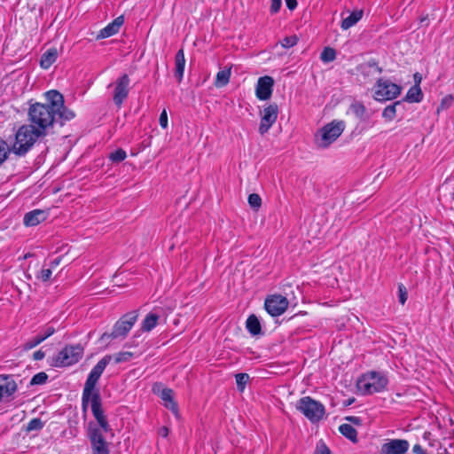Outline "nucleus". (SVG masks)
<instances>
[{"label":"nucleus","instance_id":"obj_1","mask_svg":"<svg viewBox=\"0 0 454 454\" xmlns=\"http://www.w3.org/2000/svg\"><path fill=\"white\" fill-rule=\"evenodd\" d=\"M45 103H32L27 111L29 125L35 129L43 137L49 134L54 124L74 118V111L65 106L64 97L58 90H52L44 93Z\"/></svg>","mask_w":454,"mask_h":454},{"label":"nucleus","instance_id":"obj_2","mask_svg":"<svg viewBox=\"0 0 454 454\" xmlns=\"http://www.w3.org/2000/svg\"><path fill=\"white\" fill-rule=\"evenodd\" d=\"M111 361L112 356L106 355L91 369L85 381L82 396V408L85 410L89 402H90L92 414L100 428L106 433L111 431V427L104 414L99 390L96 388V386Z\"/></svg>","mask_w":454,"mask_h":454},{"label":"nucleus","instance_id":"obj_3","mask_svg":"<svg viewBox=\"0 0 454 454\" xmlns=\"http://www.w3.org/2000/svg\"><path fill=\"white\" fill-rule=\"evenodd\" d=\"M43 137L29 124H23L16 130L11 142V151L17 157H24L34 147L39 137Z\"/></svg>","mask_w":454,"mask_h":454},{"label":"nucleus","instance_id":"obj_4","mask_svg":"<svg viewBox=\"0 0 454 454\" xmlns=\"http://www.w3.org/2000/svg\"><path fill=\"white\" fill-rule=\"evenodd\" d=\"M387 383V378L383 373L370 372L358 379L356 387L362 395H372L385 390Z\"/></svg>","mask_w":454,"mask_h":454},{"label":"nucleus","instance_id":"obj_5","mask_svg":"<svg viewBox=\"0 0 454 454\" xmlns=\"http://www.w3.org/2000/svg\"><path fill=\"white\" fill-rule=\"evenodd\" d=\"M295 407L312 423L321 420L325 413V406L310 396L299 399Z\"/></svg>","mask_w":454,"mask_h":454},{"label":"nucleus","instance_id":"obj_6","mask_svg":"<svg viewBox=\"0 0 454 454\" xmlns=\"http://www.w3.org/2000/svg\"><path fill=\"white\" fill-rule=\"evenodd\" d=\"M343 121H333L321 128L316 135V144L320 148H327L344 130Z\"/></svg>","mask_w":454,"mask_h":454},{"label":"nucleus","instance_id":"obj_7","mask_svg":"<svg viewBox=\"0 0 454 454\" xmlns=\"http://www.w3.org/2000/svg\"><path fill=\"white\" fill-rule=\"evenodd\" d=\"M137 317L138 313L136 310L125 314L114 324L111 333L102 334L101 340L124 339L137 322Z\"/></svg>","mask_w":454,"mask_h":454},{"label":"nucleus","instance_id":"obj_8","mask_svg":"<svg viewBox=\"0 0 454 454\" xmlns=\"http://www.w3.org/2000/svg\"><path fill=\"white\" fill-rule=\"evenodd\" d=\"M83 355V348L80 345L66 346L53 359L56 367L70 366L76 364Z\"/></svg>","mask_w":454,"mask_h":454},{"label":"nucleus","instance_id":"obj_9","mask_svg":"<svg viewBox=\"0 0 454 454\" xmlns=\"http://www.w3.org/2000/svg\"><path fill=\"white\" fill-rule=\"evenodd\" d=\"M401 93V87L389 80L379 79L374 89V98L387 101L395 98Z\"/></svg>","mask_w":454,"mask_h":454},{"label":"nucleus","instance_id":"obj_10","mask_svg":"<svg viewBox=\"0 0 454 454\" xmlns=\"http://www.w3.org/2000/svg\"><path fill=\"white\" fill-rule=\"evenodd\" d=\"M130 79L127 74L121 75L113 84V101L118 107H121L129 93Z\"/></svg>","mask_w":454,"mask_h":454},{"label":"nucleus","instance_id":"obj_11","mask_svg":"<svg viewBox=\"0 0 454 454\" xmlns=\"http://www.w3.org/2000/svg\"><path fill=\"white\" fill-rule=\"evenodd\" d=\"M102 429L91 423L88 428V437L90 439L93 454H109L107 442H106Z\"/></svg>","mask_w":454,"mask_h":454},{"label":"nucleus","instance_id":"obj_12","mask_svg":"<svg viewBox=\"0 0 454 454\" xmlns=\"http://www.w3.org/2000/svg\"><path fill=\"white\" fill-rule=\"evenodd\" d=\"M278 114V106L273 103L264 107L261 111V121L259 126V133L264 135L269 131L272 125L276 122Z\"/></svg>","mask_w":454,"mask_h":454},{"label":"nucleus","instance_id":"obj_13","mask_svg":"<svg viewBox=\"0 0 454 454\" xmlns=\"http://www.w3.org/2000/svg\"><path fill=\"white\" fill-rule=\"evenodd\" d=\"M288 300L280 294L269 296L264 302L267 312L272 317L282 315L288 308Z\"/></svg>","mask_w":454,"mask_h":454},{"label":"nucleus","instance_id":"obj_14","mask_svg":"<svg viewBox=\"0 0 454 454\" xmlns=\"http://www.w3.org/2000/svg\"><path fill=\"white\" fill-rule=\"evenodd\" d=\"M410 443L404 439H390L381 445L379 454H405Z\"/></svg>","mask_w":454,"mask_h":454},{"label":"nucleus","instance_id":"obj_15","mask_svg":"<svg viewBox=\"0 0 454 454\" xmlns=\"http://www.w3.org/2000/svg\"><path fill=\"white\" fill-rule=\"evenodd\" d=\"M274 80L271 76H262L257 81L255 95L260 100H267L271 97Z\"/></svg>","mask_w":454,"mask_h":454},{"label":"nucleus","instance_id":"obj_16","mask_svg":"<svg viewBox=\"0 0 454 454\" xmlns=\"http://www.w3.org/2000/svg\"><path fill=\"white\" fill-rule=\"evenodd\" d=\"M18 389L13 375L0 374V402L11 397Z\"/></svg>","mask_w":454,"mask_h":454},{"label":"nucleus","instance_id":"obj_17","mask_svg":"<svg viewBox=\"0 0 454 454\" xmlns=\"http://www.w3.org/2000/svg\"><path fill=\"white\" fill-rule=\"evenodd\" d=\"M124 23V17L119 16L99 31L98 38H107L117 34Z\"/></svg>","mask_w":454,"mask_h":454},{"label":"nucleus","instance_id":"obj_18","mask_svg":"<svg viewBox=\"0 0 454 454\" xmlns=\"http://www.w3.org/2000/svg\"><path fill=\"white\" fill-rule=\"evenodd\" d=\"M48 216V213L44 210L35 209L24 215L23 223L26 226H35L43 222Z\"/></svg>","mask_w":454,"mask_h":454},{"label":"nucleus","instance_id":"obj_19","mask_svg":"<svg viewBox=\"0 0 454 454\" xmlns=\"http://www.w3.org/2000/svg\"><path fill=\"white\" fill-rule=\"evenodd\" d=\"M184 67H185L184 52L183 49H180L176 52V57H175V77L176 78L178 82H180L183 80Z\"/></svg>","mask_w":454,"mask_h":454},{"label":"nucleus","instance_id":"obj_20","mask_svg":"<svg viewBox=\"0 0 454 454\" xmlns=\"http://www.w3.org/2000/svg\"><path fill=\"white\" fill-rule=\"evenodd\" d=\"M364 76H374L382 73V68L379 67L374 59H371L359 67Z\"/></svg>","mask_w":454,"mask_h":454},{"label":"nucleus","instance_id":"obj_21","mask_svg":"<svg viewBox=\"0 0 454 454\" xmlns=\"http://www.w3.org/2000/svg\"><path fill=\"white\" fill-rule=\"evenodd\" d=\"M363 10H356L350 12L348 17L342 19L340 27L343 30H348L355 26L363 18Z\"/></svg>","mask_w":454,"mask_h":454},{"label":"nucleus","instance_id":"obj_22","mask_svg":"<svg viewBox=\"0 0 454 454\" xmlns=\"http://www.w3.org/2000/svg\"><path fill=\"white\" fill-rule=\"evenodd\" d=\"M58 58V51L55 48L49 49L45 51L40 60V66L43 69H48Z\"/></svg>","mask_w":454,"mask_h":454},{"label":"nucleus","instance_id":"obj_23","mask_svg":"<svg viewBox=\"0 0 454 454\" xmlns=\"http://www.w3.org/2000/svg\"><path fill=\"white\" fill-rule=\"evenodd\" d=\"M159 318L160 316L156 313L150 312L147 314L141 324V331L151 332L157 325Z\"/></svg>","mask_w":454,"mask_h":454},{"label":"nucleus","instance_id":"obj_24","mask_svg":"<svg viewBox=\"0 0 454 454\" xmlns=\"http://www.w3.org/2000/svg\"><path fill=\"white\" fill-rule=\"evenodd\" d=\"M247 329L252 335L261 333V324L255 315H250L246 322Z\"/></svg>","mask_w":454,"mask_h":454},{"label":"nucleus","instance_id":"obj_25","mask_svg":"<svg viewBox=\"0 0 454 454\" xmlns=\"http://www.w3.org/2000/svg\"><path fill=\"white\" fill-rule=\"evenodd\" d=\"M160 398L166 402L165 406L173 411H176L177 406L173 400V391L170 388H164L160 392Z\"/></svg>","mask_w":454,"mask_h":454},{"label":"nucleus","instance_id":"obj_26","mask_svg":"<svg viewBox=\"0 0 454 454\" xmlns=\"http://www.w3.org/2000/svg\"><path fill=\"white\" fill-rule=\"evenodd\" d=\"M340 433L348 440L356 442L357 441V432L349 424H342L339 427Z\"/></svg>","mask_w":454,"mask_h":454},{"label":"nucleus","instance_id":"obj_27","mask_svg":"<svg viewBox=\"0 0 454 454\" xmlns=\"http://www.w3.org/2000/svg\"><path fill=\"white\" fill-rule=\"evenodd\" d=\"M401 105L400 101H396L387 106L382 112V117L387 121H393L396 116L397 107L401 106Z\"/></svg>","mask_w":454,"mask_h":454},{"label":"nucleus","instance_id":"obj_28","mask_svg":"<svg viewBox=\"0 0 454 454\" xmlns=\"http://www.w3.org/2000/svg\"><path fill=\"white\" fill-rule=\"evenodd\" d=\"M422 91L419 85H414L408 90L406 94V100L409 102H420L422 100Z\"/></svg>","mask_w":454,"mask_h":454},{"label":"nucleus","instance_id":"obj_29","mask_svg":"<svg viewBox=\"0 0 454 454\" xmlns=\"http://www.w3.org/2000/svg\"><path fill=\"white\" fill-rule=\"evenodd\" d=\"M230 76H231L230 69H224V70L219 71L216 74L215 85L216 87L225 86L230 81Z\"/></svg>","mask_w":454,"mask_h":454},{"label":"nucleus","instance_id":"obj_30","mask_svg":"<svg viewBox=\"0 0 454 454\" xmlns=\"http://www.w3.org/2000/svg\"><path fill=\"white\" fill-rule=\"evenodd\" d=\"M11 153H12L11 151V145L0 137V166L8 159V156Z\"/></svg>","mask_w":454,"mask_h":454},{"label":"nucleus","instance_id":"obj_31","mask_svg":"<svg viewBox=\"0 0 454 454\" xmlns=\"http://www.w3.org/2000/svg\"><path fill=\"white\" fill-rule=\"evenodd\" d=\"M336 58V52L333 48L325 47L321 52L320 59L323 62H332Z\"/></svg>","mask_w":454,"mask_h":454},{"label":"nucleus","instance_id":"obj_32","mask_svg":"<svg viewBox=\"0 0 454 454\" xmlns=\"http://www.w3.org/2000/svg\"><path fill=\"white\" fill-rule=\"evenodd\" d=\"M235 378L237 387L242 392L249 380V375L247 373H238L235 375Z\"/></svg>","mask_w":454,"mask_h":454},{"label":"nucleus","instance_id":"obj_33","mask_svg":"<svg viewBox=\"0 0 454 454\" xmlns=\"http://www.w3.org/2000/svg\"><path fill=\"white\" fill-rule=\"evenodd\" d=\"M127 157V153L123 149H117L114 152L111 153L109 155V159L115 163L121 162Z\"/></svg>","mask_w":454,"mask_h":454},{"label":"nucleus","instance_id":"obj_34","mask_svg":"<svg viewBox=\"0 0 454 454\" xmlns=\"http://www.w3.org/2000/svg\"><path fill=\"white\" fill-rule=\"evenodd\" d=\"M43 427V422L40 419L35 418L27 423V432L38 431V430H41Z\"/></svg>","mask_w":454,"mask_h":454},{"label":"nucleus","instance_id":"obj_35","mask_svg":"<svg viewBox=\"0 0 454 454\" xmlns=\"http://www.w3.org/2000/svg\"><path fill=\"white\" fill-rule=\"evenodd\" d=\"M47 380H48V375L45 372H41L33 376L29 384L31 386L43 385L47 381Z\"/></svg>","mask_w":454,"mask_h":454},{"label":"nucleus","instance_id":"obj_36","mask_svg":"<svg viewBox=\"0 0 454 454\" xmlns=\"http://www.w3.org/2000/svg\"><path fill=\"white\" fill-rule=\"evenodd\" d=\"M132 356L133 354L131 352L124 351L117 353L114 356H112V359L114 358L115 364H120L129 361Z\"/></svg>","mask_w":454,"mask_h":454},{"label":"nucleus","instance_id":"obj_37","mask_svg":"<svg viewBox=\"0 0 454 454\" xmlns=\"http://www.w3.org/2000/svg\"><path fill=\"white\" fill-rule=\"evenodd\" d=\"M52 274V270L51 268H43L36 274V278L40 279L43 282H48L51 279Z\"/></svg>","mask_w":454,"mask_h":454},{"label":"nucleus","instance_id":"obj_38","mask_svg":"<svg viewBox=\"0 0 454 454\" xmlns=\"http://www.w3.org/2000/svg\"><path fill=\"white\" fill-rule=\"evenodd\" d=\"M43 341V338H41L40 335L38 334L35 337H33L32 339H30L25 342L24 349H26V350L32 349L33 348L36 347Z\"/></svg>","mask_w":454,"mask_h":454},{"label":"nucleus","instance_id":"obj_39","mask_svg":"<svg viewBox=\"0 0 454 454\" xmlns=\"http://www.w3.org/2000/svg\"><path fill=\"white\" fill-rule=\"evenodd\" d=\"M248 203L251 207L258 209L262 204V199L257 193H252L248 196Z\"/></svg>","mask_w":454,"mask_h":454},{"label":"nucleus","instance_id":"obj_40","mask_svg":"<svg viewBox=\"0 0 454 454\" xmlns=\"http://www.w3.org/2000/svg\"><path fill=\"white\" fill-rule=\"evenodd\" d=\"M297 37L296 36H286L283 39L281 44L284 48H290L294 46L297 43Z\"/></svg>","mask_w":454,"mask_h":454},{"label":"nucleus","instance_id":"obj_41","mask_svg":"<svg viewBox=\"0 0 454 454\" xmlns=\"http://www.w3.org/2000/svg\"><path fill=\"white\" fill-rule=\"evenodd\" d=\"M398 294L399 301L403 305L407 301V290L406 287L402 284L398 286Z\"/></svg>","mask_w":454,"mask_h":454},{"label":"nucleus","instance_id":"obj_42","mask_svg":"<svg viewBox=\"0 0 454 454\" xmlns=\"http://www.w3.org/2000/svg\"><path fill=\"white\" fill-rule=\"evenodd\" d=\"M315 454H331V451H330L329 448L324 442H319L317 445Z\"/></svg>","mask_w":454,"mask_h":454},{"label":"nucleus","instance_id":"obj_43","mask_svg":"<svg viewBox=\"0 0 454 454\" xmlns=\"http://www.w3.org/2000/svg\"><path fill=\"white\" fill-rule=\"evenodd\" d=\"M352 109L356 115H363L365 113V107L361 103H356L352 106Z\"/></svg>","mask_w":454,"mask_h":454},{"label":"nucleus","instance_id":"obj_44","mask_svg":"<svg viewBox=\"0 0 454 454\" xmlns=\"http://www.w3.org/2000/svg\"><path fill=\"white\" fill-rule=\"evenodd\" d=\"M55 333V328L53 326H47L43 333H39L41 338H43V340H45L47 338L51 336Z\"/></svg>","mask_w":454,"mask_h":454},{"label":"nucleus","instance_id":"obj_45","mask_svg":"<svg viewBox=\"0 0 454 454\" xmlns=\"http://www.w3.org/2000/svg\"><path fill=\"white\" fill-rule=\"evenodd\" d=\"M159 122L161 128L166 129L168 127V114L165 109L160 115Z\"/></svg>","mask_w":454,"mask_h":454},{"label":"nucleus","instance_id":"obj_46","mask_svg":"<svg viewBox=\"0 0 454 454\" xmlns=\"http://www.w3.org/2000/svg\"><path fill=\"white\" fill-rule=\"evenodd\" d=\"M281 0H271L270 4V12L277 13L281 7Z\"/></svg>","mask_w":454,"mask_h":454},{"label":"nucleus","instance_id":"obj_47","mask_svg":"<svg viewBox=\"0 0 454 454\" xmlns=\"http://www.w3.org/2000/svg\"><path fill=\"white\" fill-rule=\"evenodd\" d=\"M45 356V353L42 350H37L35 351L34 354H33V358L34 360L35 361H39V360H42L43 359Z\"/></svg>","mask_w":454,"mask_h":454},{"label":"nucleus","instance_id":"obj_48","mask_svg":"<svg viewBox=\"0 0 454 454\" xmlns=\"http://www.w3.org/2000/svg\"><path fill=\"white\" fill-rule=\"evenodd\" d=\"M286 4L289 10H294L297 6L296 0H286Z\"/></svg>","mask_w":454,"mask_h":454},{"label":"nucleus","instance_id":"obj_49","mask_svg":"<svg viewBox=\"0 0 454 454\" xmlns=\"http://www.w3.org/2000/svg\"><path fill=\"white\" fill-rule=\"evenodd\" d=\"M60 261H61V258L60 257H58V258H55L54 260H52L50 264H49V268L51 269V270L53 269H55L57 266H59V264L60 263Z\"/></svg>","mask_w":454,"mask_h":454},{"label":"nucleus","instance_id":"obj_50","mask_svg":"<svg viewBox=\"0 0 454 454\" xmlns=\"http://www.w3.org/2000/svg\"><path fill=\"white\" fill-rule=\"evenodd\" d=\"M346 419L352 422L353 424H356V425H360L361 421H362L359 417H354V416L347 417Z\"/></svg>","mask_w":454,"mask_h":454},{"label":"nucleus","instance_id":"obj_51","mask_svg":"<svg viewBox=\"0 0 454 454\" xmlns=\"http://www.w3.org/2000/svg\"><path fill=\"white\" fill-rule=\"evenodd\" d=\"M168 430L167 427H163L161 428V432L160 434L163 435V436H167L168 435Z\"/></svg>","mask_w":454,"mask_h":454},{"label":"nucleus","instance_id":"obj_52","mask_svg":"<svg viewBox=\"0 0 454 454\" xmlns=\"http://www.w3.org/2000/svg\"><path fill=\"white\" fill-rule=\"evenodd\" d=\"M429 435H430V433L426 432V433L424 434L423 437H424V439H426V440H427V439H428Z\"/></svg>","mask_w":454,"mask_h":454},{"label":"nucleus","instance_id":"obj_53","mask_svg":"<svg viewBox=\"0 0 454 454\" xmlns=\"http://www.w3.org/2000/svg\"><path fill=\"white\" fill-rule=\"evenodd\" d=\"M426 20H427V17L422 18V19H421V20H420V22L422 23V22L426 21Z\"/></svg>","mask_w":454,"mask_h":454},{"label":"nucleus","instance_id":"obj_54","mask_svg":"<svg viewBox=\"0 0 454 454\" xmlns=\"http://www.w3.org/2000/svg\"><path fill=\"white\" fill-rule=\"evenodd\" d=\"M414 77L416 78V80L421 81V78L417 77V74H414Z\"/></svg>","mask_w":454,"mask_h":454},{"label":"nucleus","instance_id":"obj_55","mask_svg":"<svg viewBox=\"0 0 454 454\" xmlns=\"http://www.w3.org/2000/svg\"><path fill=\"white\" fill-rule=\"evenodd\" d=\"M414 77L416 78V80L421 81V78L417 77V74H414Z\"/></svg>","mask_w":454,"mask_h":454},{"label":"nucleus","instance_id":"obj_56","mask_svg":"<svg viewBox=\"0 0 454 454\" xmlns=\"http://www.w3.org/2000/svg\"><path fill=\"white\" fill-rule=\"evenodd\" d=\"M414 77L416 78V80L421 81V78L417 77V74H414Z\"/></svg>","mask_w":454,"mask_h":454}]
</instances>
